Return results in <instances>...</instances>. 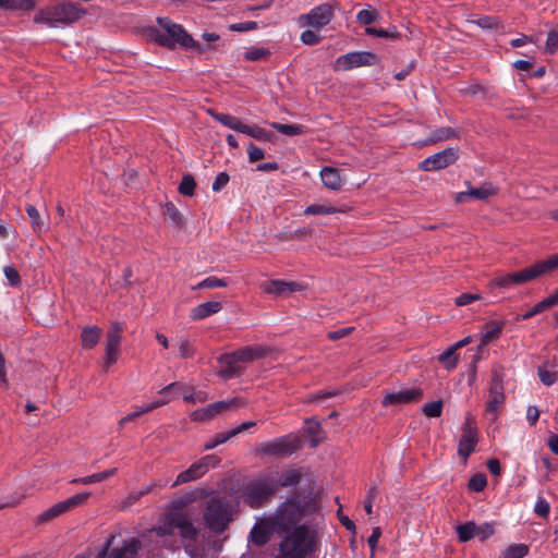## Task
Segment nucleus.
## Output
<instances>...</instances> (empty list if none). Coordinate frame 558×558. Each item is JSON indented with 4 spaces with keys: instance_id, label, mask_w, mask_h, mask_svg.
I'll return each mask as SVG.
<instances>
[{
    "instance_id": "obj_1",
    "label": "nucleus",
    "mask_w": 558,
    "mask_h": 558,
    "mask_svg": "<svg viewBox=\"0 0 558 558\" xmlns=\"http://www.w3.org/2000/svg\"><path fill=\"white\" fill-rule=\"evenodd\" d=\"M158 27H147L146 37L169 49H175L178 46L184 49H195L203 51L201 44L186 33L182 25L174 23L169 17H157Z\"/></svg>"
},
{
    "instance_id": "obj_2",
    "label": "nucleus",
    "mask_w": 558,
    "mask_h": 558,
    "mask_svg": "<svg viewBox=\"0 0 558 558\" xmlns=\"http://www.w3.org/2000/svg\"><path fill=\"white\" fill-rule=\"evenodd\" d=\"M86 14V10L77 4L66 1L39 9L33 17L35 24H43L51 28L65 27L76 23Z\"/></svg>"
},
{
    "instance_id": "obj_3",
    "label": "nucleus",
    "mask_w": 558,
    "mask_h": 558,
    "mask_svg": "<svg viewBox=\"0 0 558 558\" xmlns=\"http://www.w3.org/2000/svg\"><path fill=\"white\" fill-rule=\"evenodd\" d=\"M268 349L263 345H252L239 349L232 353L223 354L219 357L218 373L223 380L234 378L241 374L245 364L266 356Z\"/></svg>"
},
{
    "instance_id": "obj_4",
    "label": "nucleus",
    "mask_w": 558,
    "mask_h": 558,
    "mask_svg": "<svg viewBox=\"0 0 558 558\" xmlns=\"http://www.w3.org/2000/svg\"><path fill=\"white\" fill-rule=\"evenodd\" d=\"M558 269V254L547 259L536 262L519 271L496 276L492 283L499 288H509L513 284H523L538 277L547 275Z\"/></svg>"
},
{
    "instance_id": "obj_5",
    "label": "nucleus",
    "mask_w": 558,
    "mask_h": 558,
    "mask_svg": "<svg viewBox=\"0 0 558 558\" xmlns=\"http://www.w3.org/2000/svg\"><path fill=\"white\" fill-rule=\"evenodd\" d=\"M308 531L304 525L295 526L280 543L277 558H305Z\"/></svg>"
},
{
    "instance_id": "obj_6",
    "label": "nucleus",
    "mask_w": 558,
    "mask_h": 558,
    "mask_svg": "<svg viewBox=\"0 0 558 558\" xmlns=\"http://www.w3.org/2000/svg\"><path fill=\"white\" fill-rule=\"evenodd\" d=\"M269 517L277 526V533L281 534L289 531L301 520L303 510L296 500L288 499Z\"/></svg>"
},
{
    "instance_id": "obj_7",
    "label": "nucleus",
    "mask_w": 558,
    "mask_h": 558,
    "mask_svg": "<svg viewBox=\"0 0 558 558\" xmlns=\"http://www.w3.org/2000/svg\"><path fill=\"white\" fill-rule=\"evenodd\" d=\"M203 518L206 526L217 533L222 532L231 521L228 506L216 498L208 501Z\"/></svg>"
},
{
    "instance_id": "obj_8",
    "label": "nucleus",
    "mask_w": 558,
    "mask_h": 558,
    "mask_svg": "<svg viewBox=\"0 0 558 558\" xmlns=\"http://www.w3.org/2000/svg\"><path fill=\"white\" fill-rule=\"evenodd\" d=\"M276 485L269 480L248 483L243 489V501L253 509H257L274 495Z\"/></svg>"
},
{
    "instance_id": "obj_9",
    "label": "nucleus",
    "mask_w": 558,
    "mask_h": 558,
    "mask_svg": "<svg viewBox=\"0 0 558 558\" xmlns=\"http://www.w3.org/2000/svg\"><path fill=\"white\" fill-rule=\"evenodd\" d=\"M477 441L478 437L475 420L471 413H466L464 422L461 426V437L457 450L458 456L463 458L464 463L466 462L468 458L475 451Z\"/></svg>"
},
{
    "instance_id": "obj_10",
    "label": "nucleus",
    "mask_w": 558,
    "mask_h": 558,
    "mask_svg": "<svg viewBox=\"0 0 558 558\" xmlns=\"http://www.w3.org/2000/svg\"><path fill=\"white\" fill-rule=\"evenodd\" d=\"M220 458L216 454H208L203 457L197 462L190 465L189 469L178 474L172 487L190 483L205 475L210 468H215L220 463Z\"/></svg>"
},
{
    "instance_id": "obj_11",
    "label": "nucleus",
    "mask_w": 558,
    "mask_h": 558,
    "mask_svg": "<svg viewBox=\"0 0 558 558\" xmlns=\"http://www.w3.org/2000/svg\"><path fill=\"white\" fill-rule=\"evenodd\" d=\"M333 9L329 3L315 7L308 13L299 16L298 22L302 27L323 28L333 19Z\"/></svg>"
},
{
    "instance_id": "obj_12",
    "label": "nucleus",
    "mask_w": 558,
    "mask_h": 558,
    "mask_svg": "<svg viewBox=\"0 0 558 558\" xmlns=\"http://www.w3.org/2000/svg\"><path fill=\"white\" fill-rule=\"evenodd\" d=\"M377 62V57L369 51H354L342 54L335 62L336 71H350L360 66L373 65Z\"/></svg>"
},
{
    "instance_id": "obj_13",
    "label": "nucleus",
    "mask_w": 558,
    "mask_h": 558,
    "mask_svg": "<svg viewBox=\"0 0 558 558\" xmlns=\"http://www.w3.org/2000/svg\"><path fill=\"white\" fill-rule=\"evenodd\" d=\"M301 447V440L295 436H283L262 446V452L276 457H288Z\"/></svg>"
},
{
    "instance_id": "obj_14",
    "label": "nucleus",
    "mask_w": 558,
    "mask_h": 558,
    "mask_svg": "<svg viewBox=\"0 0 558 558\" xmlns=\"http://www.w3.org/2000/svg\"><path fill=\"white\" fill-rule=\"evenodd\" d=\"M458 159V149L448 147L441 151H438L432 156H428L420 162L418 169L423 171H436L441 170L450 165H453Z\"/></svg>"
},
{
    "instance_id": "obj_15",
    "label": "nucleus",
    "mask_w": 558,
    "mask_h": 558,
    "mask_svg": "<svg viewBox=\"0 0 558 558\" xmlns=\"http://www.w3.org/2000/svg\"><path fill=\"white\" fill-rule=\"evenodd\" d=\"M173 522L179 531L186 553H192L198 539V530L194 526L192 519L187 513L178 512V517Z\"/></svg>"
},
{
    "instance_id": "obj_16",
    "label": "nucleus",
    "mask_w": 558,
    "mask_h": 558,
    "mask_svg": "<svg viewBox=\"0 0 558 558\" xmlns=\"http://www.w3.org/2000/svg\"><path fill=\"white\" fill-rule=\"evenodd\" d=\"M505 322L502 320H489L482 326L481 329V342L477 347L476 353L473 356V364L482 357L485 351V347L498 340L502 333Z\"/></svg>"
},
{
    "instance_id": "obj_17",
    "label": "nucleus",
    "mask_w": 558,
    "mask_h": 558,
    "mask_svg": "<svg viewBox=\"0 0 558 558\" xmlns=\"http://www.w3.org/2000/svg\"><path fill=\"white\" fill-rule=\"evenodd\" d=\"M122 327L118 323H113L106 337V348L104 355V366L108 368L118 360L119 348L121 342Z\"/></svg>"
},
{
    "instance_id": "obj_18",
    "label": "nucleus",
    "mask_w": 558,
    "mask_h": 558,
    "mask_svg": "<svg viewBox=\"0 0 558 558\" xmlns=\"http://www.w3.org/2000/svg\"><path fill=\"white\" fill-rule=\"evenodd\" d=\"M172 386H165L158 391V398L153 402L138 407L134 412L129 413L119 421V425L122 427L125 423L135 420L140 415L150 412L154 409L168 403L173 398Z\"/></svg>"
},
{
    "instance_id": "obj_19",
    "label": "nucleus",
    "mask_w": 558,
    "mask_h": 558,
    "mask_svg": "<svg viewBox=\"0 0 558 558\" xmlns=\"http://www.w3.org/2000/svg\"><path fill=\"white\" fill-rule=\"evenodd\" d=\"M272 532L277 533V526L270 517L262 518L252 527L248 534V542L257 546H263L269 541Z\"/></svg>"
},
{
    "instance_id": "obj_20",
    "label": "nucleus",
    "mask_w": 558,
    "mask_h": 558,
    "mask_svg": "<svg viewBox=\"0 0 558 558\" xmlns=\"http://www.w3.org/2000/svg\"><path fill=\"white\" fill-rule=\"evenodd\" d=\"M496 194L497 187L494 186L492 183H484L478 187H472L469 184V189L466 191L456 194V202L464 203L470 199L486 201Z\"/></svg>"
},
{
    "instance_id": "obj_21",
    "label": "nucleus",
    "mask_w": 558,
    "mask_h": 558,
    "mask_svg": "<svg viewBox=\"0 0 558 558\" xmlns=\"http://www.w3.org/2000/svg\"><path fill=\"white\" fill-rule=\"evenodd\" d=\"M262 289L265 293L283 296L295 291H302L304 286L294 281L270 280L264 282Z\"/></svg>"
},
{
    "instance_id": "obj_22",
    "label": "nucleus",
    "mask_w": 558,
    "mask_h": 558,
    "mask_svg": "<svg viewBox=\"0 0 558 558\" xmlns=\"http://www.w3.org/2000/svg\"><path fill=\"white\" fill-rule=\"evenodd\" d=\"M422 390L411 388L398 392H389L384 397L383 403L385 405H402L420 400Z\"/></svg>"
},
{
    "instance_id": "obj_23",
    "label": "nucleus",
    "mask_w": 558,
    "mask_h": 558,
    "mask_svg": "<svg viewBox=\"0 0 558 558\" xmlns=\"http://www.w3.org/2000/svg\"><path fill=\"white\" fill-rule=\"evenodd\" d=\"M505 403V392L502 386H492L486 402V413L492 420H496L500 408Z\"/></svg>"
},
{
    "instance_id": "obj_24",
    "label": "nucleus",
    "mask_w": 558,
    "mask_h": 558,
    "mask_svg": "<svg viewBox=\"0 0 558 558\" xmlns=\"http://www.w3.org/2000/svg\"><path fill=\"white\" fill-rule=\"evenodd\" d=\"M222 308V303L218 301H208L202 303L194 308L191 310L190 317L193 320L204 319L213 314L220 312Z\"/></svg>"
},
{
    "instance_id": "obj_25",
    "label": "nucleus",
    "mask_w": 558,
    "mask_h": 558,
    "mask_svg": "<svg viewBox=\"0 0 558 558\" xmlns=\"http://www.w3.org/2000/svg\"><path fill=\"white\" fill-rule=\"evenodd\" d=\"M140 549V542L130 538L123 542L121 547L113 548L108 558H135Z\"/></svg>"
},
{
    "instance_id": "obj_26",
    "label": "nucleus",
    "mask_w": 558,
    "mask_h": 558,
    "mask_svg": "<svg viewBox=\"0 0 558 558\" xmlns=\"http://www.w3.org/2000/svg\"><path fill=\"white\" fill-rule=\"evenodd\" d=\"M90 496V493L84 492L76 495H73L62 501H59L54 504L56 510L61 514L80 507L87 502L88 498Z\"/></svg>"
},
{
    "instance_id": "obj_27",
    "label": "nucleus",
    "mask_w": 558,
    "mask_h": 558,
    "mask_svg": "<svg viewBox=\"0 0 558 558\" xmlns=\"http://www.w3.org/2000/svg\"><path fill=\"white\" fill-rule=\"evenodd\" d=\"M320 179L326 189L339 191L342 186V179L338 169L332 167H324L320 170Z\"/></svg>"
},
{
    "instance_id": "obj_28",
    "label": "nucleus",
    "mask_w": 558,
    "mask_h": 558,
    "mask_svg": "<svg viewBox=\"0 0 558 558\" xmlns=\"http://www.w3.org/2000/svg\"><path fill=\"white\" fill-rule=\"evenodd\" d=\"M102 330L97 326H85L81 333V345L85 350L94 349L100 340Z\"/></svg>"
},
{
    "instance_id": "obj_29",
    "label": "nucleus",
    "mask_w": 558,
    "mask_h": 558,
    "mask_svg": "<svg viewBox=\"0 0 558 558\" xmlns=\"http://www.w3.org/2000/svg\"><path fill=\"white\" fill-rule=\"evenodd\" d=\"M436 360L444 368L451 371L458 365L459 354L458 351L450 345L441 352Z\"/></svg>"
},
{
    "instance_id": "obj_30",
    "label": "nucleus",
    "mask_w": 558,
    "mask_h": 558,
    "mask_svg": "<svg viewBox=\"0 0 558 558\" xmlns=\"http://www.w3.org/2000/svg\"><path fill=\"white\" fill-rule=\"evenodd\" d=\"M209 113L216 121L220 122L225 126L241 133L243 122L236 117L226 113H217L211 110L209 111Z\"/></svg>"
},
{
    "instance_id": "obj_31",
    "label": "nucleus",
    "mask_w": 558,
    "mask_h": 558,
    "mask_svg": "<svg viewBox=\"0 0 558 558\" xmlns=\"http://www.w3.org/2000/svg\"><path fill=\"white\" fill-rule=\"evenodd\" d=\"M178 512H171L161 522L160 525L153 529L151 532H154L157 536H166V535H172L174 531L177 530V526H174V519H177Z\"/></svg>"
},
{
    "instance_id": "obj_32",
    "label": "nucleus",
    "mask_w": 558,
    "mask_h": 558,
    "mask_svg": "<svg viewBox=\"0 0 558 558\" xmlns=\"http://www.w3.org/2000/svg\"><path fill=\"white\" fill-rule=\"evenodd\" d=\"M0 8L7 10L32 11L35 9V0H1Z\"/></svg>"
},
{
    "instance_id": "obj_33",
    "label": "nucleus",
    "mask_w": 558,
    "mask_h": 558,
    "mask_svg": "<svg viewBox=\"0 0 558 558\" xmlns=\"http://www.w3.org/2000/svg\"><path fill=\"white\" fill-rule=\"evenodd\" d=\"M476 524L473 521H468L463 524H459L456 527L457 536L459 542L466 543L475 537Z\"/></svg>"
},
{
    "instance_id": "obj_34",
    "label": "nucleus",
    "mask_w": 558,
    "mask_h": 558,
    "mask_svg": "<svg viewBox=\"0 0 558 558\" xmlns=\"http://www.w3.org/2000/svg\"><path fill=\"white\" fill-rule=\"evenodd\" d=\"M25 210L31 220V225H32L34 232H36V233L43 232L46 228V225H45V221L41 219L39 211L36 209V207L28 204V205H26Z\"/></svg>"
},
{
    "instance_id": "obj_35",
    "label": "nucleus",
    "mask_w": 558,
    "mask_h": 558,
    "mask_svg": "<svg viewBox=\"0 0 558 558\" xmlns=\"http://www.w3.org/2000/svg\"><path fill=\"white\" fill-rule=\"evenodd\" d=\"M300 478H301V472L299 470L291 469V470L283 472L280 475V477L278 480V484L281 487L295 486L296 484H299Z\"/></svg>"
},
{
    "instance_id": "obj_36",
    "label": "nucleus",
    "mask_w": 558,
    "mask_h": 558,
    "mask_svg": "<svg viewBox=\"0 0 558 558\" xmlns=\"http://www.w3.org/2000/svg\"><path fill=\"white\" fill-rule=\"evenodd\" d=\"M245 402L243 399L240 398H231L228 400H222L218 402H214L213 405L215 408V411L220 414L227 411L234 410L241 405H243Z\"/></svg>"
},
{
    "instance_id": "obj_37",
    "label": "nucleus",
    "mask_w": 558,
    "mask_h": 558,
    "mask_svg": "<svg viewBox=\"0 0 558 558\" xmlns=\"http://www.w3.org/2000/svg\"><path fill=\"white\" fill-rule=\"evenodd\" d=\"M344 209H338L332 205L313 204L305 208V215H331L336 213H343Z\"/></svg>"
},
{
    "instance_id": "obj_38",
    "label": "nucleus",
    "mask_w": 558,
    "mask_h": 558,
    "mask_svg": "<svg viewBox=\"0 0 558 558\" xmlns=\"http://www.w3.org/2000/svg\"><path fill=\"white\" fill-rule=\"evenodd\" d=\"M454 137H458L457 132L452 128L444 126V128H439V129L435 130L430 134L428 142L437 143V142H442V141H447V140L454 138Z\"/></svg>"
},
{
    "instance_id": "obj_39",
    "label": "nucleus",
    "mask_w": 558,
    "mask_h": 558,
    "mask_svg": "<svg viewBox=\"0 0 558 558\" xmlns=\"http://www.w3.org/2000/svg\"><path fill=\"white\" fill-rule=\"evenodd\" d=\"M241 133L246 134V135H248L253 138H256L258 141H268L270 137L266 130H264L263 128H259L256 124L246 125L243 123Z\"/></svg>"
},
{
    "instance_id": "obj_40",
    "label": "nucleus",
    "mask_w": 558,
    "mask_h": 558,
    "mask_svg": "<svg viewBox=\"0 0 558 558\" xmlns=\"http://www.w3.org/2000/svg\"><path fill=\"white\" fill-rule=\"evenodd\" d=\"M271 128L277 130L279 133L288 136H295L303 133V128L298 124H283L278 122H272Z\"/></svg>"
},
{
    "instance_id": "obj_41",
    "label": "nucleus",
    "mask_w": 558,
    "mask_h": 558,
    "mask_svg": "<svg viewBox=\"0 0 558 558\" xmlns=\"http://www.w3.org/2000/svg\"><path fill=\"white\" fill-rule=\"evenodd\" d=\"M228 286L227 280L220 279L217 277H207L206 279L198 282L196 286H194L192 289H216V288H225Z\"/></svg>"
},
{
    "instance_id": "obj_42",
    "label": "nucleus",
    "mask_w": 558,
    "mask_h": 558,
    "mask_svg": "<svg viewBox=\"0 0 558 558\" xmlns=\"http://www.w3.org/2000/svg\"><path fill=\"white\" fill-rule=\"evenodd\" d=\"M527 554L529 547L525 544H514L505 549L501 558H523Z\"/></svg>"
},
{
    "instance_id": "obj_43",
    "label": "nucleus",
    "mask_w": 558,
    "mask_h": 558,
    "mask_svg": "<svg viewBox=\"0 0 558 558\" xmlns=\"http://www.w3.org/2000/svg\"><path fill=\"white\" fill-rule=\"evenodd\" d=\"M163 215L171 220V222L177 227L183 226V218L181 213L172 203H167L165 205Z\"/></svg>"
},
{
    "instance_id": "obj_44",
    "label": "nucleus",
    "mask_w": 558,
    "mask_h": 558,
    "mask_svg": "<svg viewBox=\"0 0 558 558\" xmlns=\"http://www.w3.org/2000/svg\"><path fill=\"white\" fill-rule=\"evenodd\" d=\"M270 54L269 49L264 47H250L244 52V59L247 61H258L267 58Z\"/></svg>"
},
{
    "instance_id": "obj_45",
    "label": "nucleus",
    "mask_w": 558,
    "mask_h": 558,
    "mask_svg": "<svg viewBox=\"0 0 558 558\" xmlns=\"http://www.w3.org/2000/svg\"><path fill=\"white\" fill-rule=\"evenodd\" d=\"M551 308L549 306V304L547 303L546 299L542 300L541 302H538L537 304H535L530 311H527L526 313L522 314V315H518L515 317V320H526V319H530L532 318L533 316L539 314V313H543L547 310Z\"/></svg>"
},
{
    "instance_id": "obj_46",
    "label": "nucleus",
    "mask_w": 558,
    "mask_h": 558,
    "mask_svg": "<svg viewBox=\"0 0 558 558\" xmlns=\"http://www.w3.org/2000/svg\"><path fill=\"white\" fill-rule=\"evenodd\" d=\"M218 413L215 411L213 403H210L203 409L194 411L191 416L193 421L204 422L211 420Z\"/></svg>"
},
{
    "instance_id": "obj_47",
    "label": "nucleus",
    "mask_w": 558,
    "mask_h": 558,
    "mask_svg": "<svg viewBox=\"0 0 558 558\" xmlns=\"http://www.w3.org/2000/svg\"><path fill=\"white\" fill-rule=\"evenodd\" d=\"M442 400L427 402L423 405L422 411L427 417H438L442 412Z\"/></svg>"
},
{
    "instance_id": "obj_48",
    "label": "nucleus",
    "mask_w": 558,
    "mask_h": 558,
    "mask_svg": "<svg viewBox=\"0 0 558 558\" xmlns=\"http://www.w3.org/2000/svg\"><path fill=\"white\" fill-rule=\"evenodd\" d=\"M196 183L192 175H184L180 185L179 192L186 196H192L194 194Z\"/></svg>"
},
{
    "instance_id": "obj_49",
    "label": "nucleus",
    "mask_w": 558,
    "mask_h": 558,
    "mask_svg": "<svg viewBox=\"0 0 558 558\" xmlns=\"http://www.w3.org/2000/svg\"><path fill=\"white\" fill-rule=\"evenodd\" d=\"M475 537H477L481 542H484L486 541L487 538H489L494 532H495V529H494V525L492 523H483L481 525H477L476 524V531H475Z\"/></svg>"
},
{
    "instance_id": "obj_50",
    "label": "nucleus",
    "mask_w": 558,
    "mask_h": 558,
    "mask_svg": "<svg viewBox=\"0 0 558 558\" xmlns=\"http://www.w3.org/2000/svg\"><path fill=\"white\" fill-rule=\"evenodd\" d=\"M376 19H377V12H376V10L371 9V8L361 10L356 15L357 22L361 24H364V25L372 24L373 22L376 21Z\"/></svg>"
},
{
    "instance_id": "obj_51",
    "label": "nucleus",
    "mask_w": 558,
    "mask_h": 558,
    "mask_svg": "<svg viewBox=\"0 0 558 558\" xmlns=\"http://www.w3.org/2000/svg\"><path fill=\"white\" fill-rule=\"evenodd\" d=\"M487 485V480L484 474H475L469 481V488L473 492H482Z\"/></svg>"
},
{
    "instance_id": "obj_52",
    "label": "nucleus",
    "mask_w": 558,
    "mask_h": 558,
    "mask_svg": "<svg viewBox=\"0 0 558 558\" xmlns=\"http://www.w3.org/2000/svg\"><path fill=\"white\" fill-rule=\"evenodd\" d=\"M365 33L367 35L376 36V37H390V38H395V37L398 36V32H397L396 27H392L390 29L367 27L365 29Z\"/></svg>"
},
{
    "instance_id": "obj_53",
    "label": "nucleus",
    "mask_w": 558,
    "mask_h": 558,
    "mask_svg": "<svg viewBox=\"0 0 558 558\" xmlns=\"http://www.w3.org/2000/svg\"><path fill=\"white\" fill-rule=\"evenodd\" d=\"M3 272L12 287H19L21 284L20 274L13 266H5Z\"/></svg>"
},
{
    "instance_id": "obj_54",
    "label": "nucleus",
    "mask_w": 558,
    "mask_h": 558,
    "mask_svg": "<svg viewBox=\"0 0 558 558\" xmlns=\"http://www.w3.org/2000/svg\"><path fill=\"white\" fill-rule=\"evenodd\" d=\"M558 50V32L550 31L547 35L545 51L553 54Z\"/></svg>"
},
{
    "instance_id": "obj_55",
    "label": "nucleus",
    "mask_w": 558,
    "mask_h": 558,
    "mask_svg": "<svg viewBox=\"0 0 558 558\" xmlns=\"http://www.w3.org/2000/svg\"><path fill=\"white\" fill-rule=\"evenodd\" d=\"M231 437V435L229 434V432L227 433H220V434H217L215 436V438L210 441H207L205 445H204V449L205 450H211L214 449L215 447L226 442L227 440H229Z\"/></svg>"
},
{
    "instance_id": "obj_56",
    "label": "nucleus",
    "mask_w": 558,
    "mask_h": 558,
    "mask_svg": "<svg viewBox=\"0 0 558 558\" xmlns=\"http://www.w3.org/2000/svg\"><path fill=\"white\" fill-rule=\"evenodd\" d=\"M481 300V295L476 293H462L458 298H456V305L457 306H465L471 304L474 301Z\"/></svg>"
},
{
    "instance_id": "obj_57",
    "label": "nucleus",
    "mask_w": 558,
    "mask_h": 558,
    "mask_svg": "<svg viewBox=\"0 0 558 558\" xmlns=\"http://www.w3.org/2000/svg\"><path fill=\"white\" fill-rule=\"evenodd\" d=\"M378 495V489L376 486H373L368 489L367 495L364 500V509L366 513L371 514L373 512V502Z\"/></svg>"
},
{
    "instance_id": "obj_58",
    "label": "nucleus",
    "mask_w": 558,
    "mask_h": 558,
    "mask_svg": "<svg viewBox=\"0 0 558 558\" xmlns=\"http://www.w3.org/2000/svg\"><path fill=\"white\" fill-rule=\"evenodd\" d=\"M300 39L304 45L312 46L320 41V36L311 29H306L302 32Z\"/></svg>"
},
{
    "instance_id": "obj_59",
    "label": "nucleus",
    "mask_w": 558,
    "mask_h": 558,
    "mask_svg": "<svg viewBox=\"0 0 558 558\" xmlns=\"http://www.w3.org/2000/svg\"><path fill=\"white\" fill-rule=\"evenodd\" d=\"M550 506L544 498H538L534 511L537 515L546 518L549 514Z\"/></svg>"
},
{
    "instance_id": "obj_60",
    "label": "nucleus",
    "mask_w": 558,
    "mask_h": 558,
    "mask_svg": "<svg viewBox=\"0 0 558 558\" xmlns=\"http://www.w3.org/2000/svg\"><path fill=\"white\" fill-rule=\"evenodd\" d=\"M247 155L251 162L258 161L265 157L264 150L252 143L247 146Z\"/></svg>"
},
{
    "instance_id": "obj_61",
    "label": "nucleus",
    "mask_w": 558,
    "mask_h": 558,
    "mask_svg": "<svg viewBox=\"0 0 558 558\" xmlns=\"http://www.w3.org/2000/svg\"><path fill=\"white\" fill-rule=\"evenodd\" d=\"M229 180L230 178L227 172L218 173L211 186L213 191L219 192L222 187H225L228 184Z\"/></svg>"
},
{
    "instance_id": "obj_62",
    "label": "nucleus",
    "mask_w": 558,
    "mask_h": 558,
    "mask_svg": "<svg viewBox=\"0 0 558 558\" xmlns=\"http://www.w3.org/2000/svg\"><path fill=\"white\" fill-rule=\"evenodd\" d=\"M99 482H101V476L99 475V473H94L88 476L71 480L72 484H83V485H88V484H94V483H99Z\"/></svg>"
},
{
    "instance_id": "obj_63",
    "label": "nucleus",
    "mask_w": 558,
    "mask_h": 558,
    "mask_svg": "<svg viewBox=\"0 0 558 558\" xmlns=\"http://www.w3.org/2000/svg\"><path fill=\"white\" fill-rule=\"evenodd\" d=\"M306 428L305 433L312 437H316V435L320 432V423L315 421L314 418H307L305 421Z\"/></svg>"
},
{
    "instance_id": "obj_64",
    "label": "nucleus",
    "mask_w": 558,
    "mask_h": 558,
    "mask_svg": "<svg viewBox=\"0 0 558 558\" xmlns=\"http://www.w3.org/2000/svg\"><path fill=\"white\" fill-rule=\"evenodd\" d=\"M257 27V23L253 21L238 23L230 25V29L233 32H248L255 29Z\"/></svg>"
}]
</instances>
